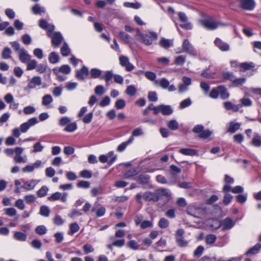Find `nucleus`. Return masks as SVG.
I'll list each match as a JSON object with an SVG mask.
<instances>
[{
	"label": "nucleus",
	"instance_id": "16",
	"mask_svg": "<svg viewBox=\"0 0 261 261\" xmlns=\"http://www.w3.org/2000/svg\"><path fill=\"white\" fill-rule=\"evenodd\" d=\"M19 60L23 63H27L31 59V56L29 54L27 50L22 48L18 54Z\"/></svg>",
	"mask_w": 261,
	"mask_h": 261
},
{
	"label": "nucleus",
	"instance_id": "63",
	"mask_svg": "<svg viewBox=\"0 0 261 261\" xmlns=\"http://www.w3.org/2000/svg\"><path fill=\"white\" fill-rule=\"evenodd\" d=\"M145 77L149 80L152 81H156V74L154 72L152 71H146L145 72Z\"/></svg>",
	"mask_w": 261,
	"mask_h": 261
},
{
	"label": "nucleus",
	"instance_id": "9",
	"mask_svg": "<svg viewBox=\"0 0 261 261\" xmlns=\"http://www.w3.org/2000/svg\"><path fill=\"white\" fill-rule=\"evenodd\" d=\"M240 7L247 11L253 10L256 6L254 0H238Z\"/></svg>",
	"mask_w": 261,
	"mask_h": 261
},
{
	"label": "nucleus",
	"instance_id": "15",
	"mask_svg": "<svg viewBox=\"0 0 261 261\" xmlns=\"http://www.w3.org/2000/svg\"><path fill=\"white\" fill-rule=\"evenodd\" d=\"M40 180L31 179L25 181L21 188L24 189L27 191L33 190L36 185L39 182Z\"/></svg>",
	"mask_w": 261,
	"mask_h": 261
},
{
	"label": "nucleus",
	"instance_id": "47",
	"mask_svg": "<svg viewBox=\"0 0 261 261\" xmlns=\"http://www.w3.org/2000/svg\"><path fill=\"white\" fill-rule=\"evenodd\" d=\"M217 237L215 234H208L205 237V243L207 245H211L215 242Z\"/></svg>",
	"mask_w": 261,
	"mask_h": 261
},
{
	"label": "nucleus",
	"instance_id": "64",
	"mask_svg": "<svg viewBox=\"0 0 261 261\" xmlns=\"http://www.w3.org/2000/svg\"><path fill=\"white\" fill-rule=\"evenodd\" d=\"M33 54L39 59H42L43 58V50L41 48H36L34 49Z\"/></svg>",
	"mask_w": 261,
	"mask_h": 261
},
{
	"label": "nucleus",
	"instance_id": "41",
	"mask_svg": "<svg viewBox=\"0 0 261 261\" xmlns=\"http://www.w3.org/2000/svg\"><path fill=\"white\" fill-rule=\"evenodd\" d=\"M80 229V227L77 223H73L70 225V230L68 234L73 235L75 232H77Z\"/></svg>",
	"mask_w": 261,
	"mask_h": 261
},
{
	"label": "nucleus",
	"instance_id": "52",
	"mask_svg": "<svg viewBox=\"0 0 261 261\" xmlns=\"http://www.w3.org/2000/svg\"><path fill=\"white\" fill-rule=\"evenodd\" d=\"M58 71L61 73L68 74L70 73L71 71V68L68 65H62L59 69H58Z\"/></svg>",
	"mask_w": 261,
	"mask_h": 261
},
{
	"label": "nucleus",
	"instance_id": "2",
	"mask_svg": "<svg viewBox=\"0 0 261 261\" xmlns=\"http://www.w3.org/2000/svg\"><path fill=\"white\" fill-rule=\"evenodd\" d=\"M199 23L207 30H215L219 27L227 26V24L217 21L214 18L210 16H204L198 20Z\"/></svg>",
	"mask_w": 261,
	"mask_h": 261
},
{
	"label": "nucleus",
	"instance_id": "6",
	"mask_svg": "<svg viewBox=\"0 0 261 261\" xmlns=\"http://www.w3.org/2000/svg\"><path fill=\"white\" fill-rule=\"evenodd\" d=\"M75 77L77 80L84 81L89 75V70L87 66L83 65L82 68L75 70Z\"/></svg>",
	"mask_w": 261,
	"mask_h": 261
},
{
	"label": "nucleus",
	"instance_id": "22",
	"mask_svg": "<svg viewBox=\"0 0 261 261\" xmlns=\"http://www.w3.org/2000/svg\"><path fill=\"white\" fill-rule=\"evenodd\" d=\"M134 138L130 136L127 141L122 142L117 148V151L123 152L126 147L134 141Z\"/></svg>",
	"mask_w": 261,
	"mask_h": 261
},
{
	"label": "nucleus",
	"instance_id": "49",
	"mask_svg": "<svg viewBox=\"0 0 261 261\" xmlns=\"http://www.w3.org/2000/svg\"><path fill=\"white\" fill-rule=\"evenodd\" d=\"M44 148V146L41 145L40 142L36 143L33 146V149L31 151V152L37 153L38 152H41Z\"/></svg>",
	"mask_w": 261,
	"mask_h": 261
},
{
	"label": "nucleus",
	"instance_id": "46",
	"mask_svg": "<svg viewBox=\"0 0 261 261\" xmlns=\"http://www.w3.org/2000/svg\"><path fill=\"white\" fill-rule=\"evenodd\" d=\"M35 231L39 235H43L46 233L47 228L44 225H39L35 228Z\"/></svg>",
	"mask_w": 261,
	"mask_h": 261
},
{
	"label": "nucleus",
	"instance_id": "50",
	"mask_svg": "<svg viewBox=\"0 0 261 261\" xmlns=\"http://www.w3.org/2000/svg\"><path fill=\"white\" fill-rule=\"evenodd\" d=\"M139 173V171L137 169H132L127 171L124 175L125 178H128L130 177L134 176Z\"/></svg>",
	"mask_w": 261,
	"mask_h": 261
},
{
	"label": "nucleus",
	"instance_id": "24",
	"mask_svg": "<svg viewBox=\"0 0 261 261\" xmlns=\"http://www.w3.org/2000/svg\"><path fill=\"white\" fill-rule=\"evenodd\" d=\"M261 249V244L258 243L256 244L253 247L249 249L245 253L246 255H251L257 254Z\"/></svg>",
	"mask_w": 261,
	"mask_h": 261
},
{
	"label": "nucleus",
	"instance_id": "29",
	"mask_svg": "<svg viewBox=\"0 0 261 261\" xmlns=\"http://www.w3.org/2000/svg\"><path fill=\"white\" fill-rule=\"evenodd\" d=\"M48 60L51 64H56L59 62V56L56 52H51L49 54Z\"/></svg>",
	"mask_w": 261,
	"mask_h": 261
},
{
	"label": "nucleus",
	"instance_id": "51",
	"mask_svg": "<svg viewBox=\"0 0 261 261\" xmlns=\"http://www.w3.org/2000/svg\"><path fill=\"white\" fill-rule=\"evenodd\" d=\"M219 95V86L212 89L210 93V97L213 99H216Z\"/></svg>",
	"mask_w": 261,
	"mask_h": 261
},
{
	"label": "nucleus",
	"instance_id": "25",
	"mask_svg": "<svg viewBox=\"0 0 261 261\" xmlns=\"http://www.w3.org/2000/svg\"><path fill=\"white\" fill-rule=\"evenodd\" d=\"M32 11L34 14L41 15L45 13V10L43 7L41 6L39 4H35L32 8Z\"/></svg>",
	"mask_w": 261,
	"mask_h": 261
},
{
	"label": "nucleus",
	"instance_id": "39",
	"mask_svg": "<svg viewBox=\"0 0 261 261\" xmlns=\"http://www.w3.org/2000/svg\"><path fill=\"white\" fill-rule=\"evenodd\" d=\"M53 101L52 96L50 94H46L42 97V104L43 106H47Z\"/></svg>",
	"mask_w": 261,
	"mask_h": 261
},
{
	"label": "nucleus",
	"instance_id": "28",
	"mask_svg": "<svg viewBox=\"0 0 261 261\" xmlns=\"http://www.w3.org/2000/svg\"><path fill=\"white\" fill-rule=\"evenodd\" d=\"M71 50L66 42H64L61 48V55L64 57H67L70 54Z\"/></svg>",
	"mask_w": 261,
	"mask_h": 261
},
{
	"label": "nucleus",
	"instance_id": "56",
	"mask_svg": "<svg viewBox=\"0 0 261 261\" xmlns=\"http://www.w3.org/2000/svg\"><path fill=\"white\" fill-rule=\"evenodd\" d=\"M137 90L134 86H128L126 89V93L129 96H134L135 95Z\"/></svg>",
	"mask_w": 261,
	"mask_h": 261
},
{
	"label": "nucleus",
	"instance_id": "13",
	"mask_svg": "<svg viewBox=\"0 0 261 261\" xmlns=\"http://www.w3.org/2000/svg\"><path fill=\"white\" fill-rule=\"evenodd\" d=\"M156 192L159 200L165 198L166 200H169L171 197V193L169 189L160 188L157 189Z\"/></svg>",
	"mask_w": 261,
	"mask_h": 261
},
{
	"label": "nucleus",
	"instance_id": "43",
	"mask_svg": "<svg viewBox=\"0 0 261 261\" xmlns=\"http://www.w3.org/2000/svg\"><path fill=\"white\" fill-rule=\"evenodd\" d=\"M192 104V101L190 98H187L182 101H181L179 103V108L180 109H185Z\"/></svg>",
	"mask_w": 261,
	"mask_h": 261
},
{
	"label": "nucleus",
	"instance_id": "18",
	"mask_svg": "<svg viewBox=\"0 0 261 261\" xmlns=\"http://www.w3.org/2000/svg\"><path fill=\"white\" fill-rule=\"evenodd\" d=\"M159 113H161L163 115L167 116L172 114L173 112L172 107L169 105H159Z\"/></svg>",
	"mask_w": 261,
	"mask_h": 261
},
{
	"label": "nucleus",
	"instance_id": "33",
	"mask_svg": "<svg viewBox=\"0 0 261 261\" xmlns=\"http://www.w3.org/2000/svg\"><path fill=\"white\" fill-rule=\"evenodd\" d=\"M14 238L19 241L23 242L27 240V235L20 231H16L14 234Z\"/></svg>",
	"mask_w": 261,
	"mask_h": 261
},
{
	"label": "nucleus",
	"instance_id": "45",
	"mask_svg": "<svg viewBox=\"0 0 261 261\" xmlns=\"http://www.w3.org/2000/svg\"><path fill=\"white\" fill-rule=\"evenodd\" d=\"M123 6L127 8H131L135 9H138L141 8V5L139 3H129V2H125L123 4Z\"/></svg>",
	"mask_w": 261,
	"mask_h": 261
},
{
	"label": "nucleus",
	"instance_id": "1",
	"mask_svg": "<svg viewBox=\"0 0 261 261\" xmlns=\"http://www.w3.org/2000/svg\"><path fill=\"white\" fill-rule=\"evenodd\" d=\"M90 78L100 79L105 80L106 85L107 86L110 85V81L113 79V73L112 70L102 71L98 68H94L89 71Z\"/></svg>",
	"mask_w": 261,
	"mask_h": 261
},
{
	"label": "nucleus",
	"instance_id": "40",
	"mask_svg": "<svg viewBox=\"0 0 261 261\" xmlns=\"http://www.w3.org/2000/svg\"><path fill=\"white\" fill-rule=\"evenodd\" d=\"M119 37L125 43L130 42V36L125 32L121 31L119 33Z\"/></svg>",
	"mask_w": 261,
	"mask_h": 261
},
{
	"label": "nucleus",
	"instance_id": "34",
	"mask_svg": "<svg viewBox=\"0 0 261 261\" xmlns=\"http://www.w3.org/2000/svg\"><path fill=\"white\" fill-rule=\"evenodd\" d=\"M155 84H159L160 86L163 88V89H167L169 85V81L166 79V78H162L161 79L160 81L156 80L154 81Z\"/></svg>",
	"mask_w": 261,
	"mask_h": 261
},
{
	"label": "nucleus",
	"instance_id": "32",
	"mask_svg": "<svg viewBox=\"0 0 261 261\" xmlns=\"http://www.w3.org/2000/svg\"><path fill=\"white\" fill-rule=\"evenodd\" d=\"M160 45L165 48H168L173 45V41L171 40L163 38L160 42Z\"/></svg>",
	"mask_w": 261,
	"mask_h": 261
},
{
	"label": "nucleus",
	"instance_id": "30",
	"mask_svg": "<svg viewBox=\"0 0 261 261\" xmlns=\"http://www.w3.org/2000/svg\"><path fill=\"white\" fill-rule=\"evenodd\" d=\"M50 211L48 206L42 205L40 207L39 214L44 217H48L49 216Z\"/></svg>",
	"mask_w": 261,
	"mask_h": 261
},
{
	"label": "nucleus",
	"instance_id": "11",
	"mask_svg": "<svg viewBox=\"0 0 261 261\" xmlns=\"http://www.w3.org/2000/svg\"><path fill=\"white\" fill-rule=\"evenodd\" d=\"M51 45L54 48L58 47L62 42L63 37L60 32H55L53 35H51Z\"/></svg>",
	"mask_w": 261,
	"mask_h": 261
},
{
	"label": "nucleus",
	"instance_id": "14",
	"mask_svg": "<svg viewBox=\"0 0 261 261\" xmlns=\"http://www.w3.org/2000/svg\"><path fill=\"white\" fill-rule=\"evenodd\" d=\"M214 44L222 51H227L230 49L229 45L219 38L215 39Z\"/></svg>",
	"mask_w": 261,
	"mask_h": 261
},
{
	"label": "nucleus",
	"instance_id": "8",
	"mask_svg": "<svg viewBox=\"0 0 261 261\" xmlns=\"http://www.w3.org/2000/svg\"><path fill=\"white\" fill-rule=\"evenodd\" d=\"M68 194L66 192L61 193L59 192H56L53 193L50 196L47 197V200L49 201H55L60 200L63 202L67 201Z\"/></svg>",
	"mask_w": 261,
	"mask_h": 261
},
{
	"label": "nucleus",
	"instance_id": "4",
	"mask_svg": "<svg viewBox=\"0 0 261 261\" xmlns=\"http://www.w3.org/2000/svg\"><path fill=\"white\" fill-rule=\"evenodd\" d=\"M186 53L188 55L196 57L198 56V53L194 47L190 43L188 39H185L182 44L181 50L177 53Z\"/></svg>",
	"mask_w": 261,
	"mask_h": 261
},
{
	"label": "nucleus",
	"instance_id": "27",
	"mask_svg": "<svg viewBox=\"0 0 261 261\" xmlns=\"http://www.w3.org/2000/svg\"><path fill=\"white\" fill-rule=\"evenodd\" d=\"M48 191L49 188L46 186H43L37 191V195L38 197H44L47 195Z\"/></svg>",
	"mask_w": 261,
	"mask_h": 261
},
{
	"label": "nucleus",
	"instance_id": "20",
	"mask_svg": "<svg viewBox=\"0 0 261 261\" xmlns=\"http://www.w3.org/2000/svg\"><path fill=\"white\" fill-rule=\"evenodd\" d=\"M150 177L149 175L141 174L137 177V181L142 185H147L148 184Z\"/></svg>",
	"mask_w": 261,
	"mask_h": 261
},
{
	"label": "nucleus",
	"instance_id": "31",
	"mask_svg": "<svg viewBox=\"0 0 261 261\" xmlns=\"http://www.w3.org/2000/svg\"><path fill=\"white\" fill-rule=\"evenodd\" d=\"M251 144L255 147H259L261 146V136L259 134L255 133Z\"/></svg>",
	"mask_w": 261,
	"mask_h": 261
},
{
	"label": "nucleus",
	"instance_id": "57",
	"mask_svg": "<svg viewBox=\"0 0 261 261\" xmlns=\"http://www.w3.org/2000/svg\"><path fill=\"white\" fill-rule=\"evenodd\" d=\"M233 141L235 143L241 144L244 140V137L242 134H236L233 136Z\"/></svg>",
	"mask_w": 261,
	"mask_h": 261
},
{
	"label": "nucleus",
	"instance_id": "37",
	"mask_svg": "<svg viewBox=\"0 0 261 261\" xmlns=\"http://www.w3.org/2000/svg\"><path fill=\"white\" fill-rule=\"evenodd\" d=\"M108 159L109 160L108 164L110 166L112 165L116 160L117 156V155H114V152L113 151H109L106 154Z\"/></svg>",
	"mask_w": 261,
	"mask_h": 261
},
{
	"label": "nucleus",
	"instance_id": "54",
	"mask_svg": "<svg viewBox=\"0 0 261 261\" xmlns=\"http://www.w3.org/2000/svg\"><path fill=\"white\" fill-rule=\"evenodd\" d=\"M4 211L5 214L9 217L15 216L17 214V211L13 207L6 208Z\"/></svg>",
	"mask_w": 261,
	"mask_h": 261
},
{
	"label": "nucleus",
	"instance_id": "48",
	"mask_svg": "<svg viewBox=\"0 0 261 261\" xmlns=\"http://www.w3.org/2000/svg\"><path fill=\"white\" fill-rule=\"evenodd\" d=\"M169 225V221L165 218H162L159 221L158 225L161 228H166Z\"/></svg>",
	"mask_w": 261,
	"mask_h": 261
},
{
	"label": "nucleus",
	"instance_id": "61",
	"mask_svg": "<svg viewBox=\"0 0 261 261\" xmlns=\"http://www.w3.org/2000/svg\"><path fill=\"white\" fill-rule=\"evenodd\" d=\"M148 98L149 101L152 102H155L158 100V96L156 93L155 91H150L148 92Z\"/></svg>",
	"mask_w": 261,
	"mask_h": 261
},
{
	"label": "nucleus",
	"instance_id": "59",
	"mask_svg": "<svg viewBox=\"0 0 261 261\" xmlns=\"http://www.w3.org/2000/svg\"><path fill=\"white\" fill-rule=\"evenodd\" d=\"M223 77L225 80H230L232 83L235 79L233 72H226L223 73Z\"/></svg>",
	"mask_w": 261,
	"mask_h": 261
},
{
	"label": "nucleus",
	"instance_id": "55",
	"mask_svg": "<svg viewBox=\"0 0 261 261\" xmlns=\"http://www.w3.org/2000/svg\"><path fill=\"white\" fill-rule=\"evenodd\" d=\"M204 250V248L202 246H199L194 252L193 255L195 257H199L202 255Z\"/></svg>",
	"mask_w": 261,
	"mask_h": 261
},
{
	"label": "nucleus",
	"instance_id": "3",
	"mask_svg": "<svg viewBox=\"0 0 261 261\" xmlns=\"http://www.w3.org/2000/svg\"><path fill=\"white\" fill-rule=\"evenodd\" d=\"M136 36L139 41L148 46L151 45L153 42L158 39L156 33L149 31L148 34L143 33L139 29L136 30Z\"/></svg>",
	"mask_w": 261,
	"mask_h": 261
},
{
	"label": "nucleus",
	"instance_id": "44",
	"mask_svg": "<svg viewBox=\"0 0 261 261\" xmlns=\"http://www.w3.org/2000/svg\"><path fill=\"white\" fill-rule=\"evenodd\" d=\"M240 67L244 70H248L254 68L255 64L253 62H244L241 64Z\"/></svg>",
	"mask_w": 261,
	"mask_h": 261
},
{
	"label": "nucleus",
	"instance_id": "53",
	"mask_svg": "<svg viewBox=\"0 0 261 261\" xmlns=\"http://www.w3.org/2000/svg\"><path fill=\"white\" fill-rule=\"evenodd\" d=\"M176 242L180 247H186L188 245V242L184 239V237L176 239Z\"/></svg>",
	"mask_w": 261,
	"mask_h": 261
},
{
	"label": "nucleus",
	"instance_id": "36",
	"mask_svg": "<svg viewBox=\"0 0 261 261\" xmlns=\"http://www.w3.org/2000/svg\"><path fill=\"white\" fill-rule=\"evenodd\" d=\"M12 51L8 47H5L2 53V58L4 59H8L11 58Z\"/></svg>",
	"mask_w": 261,
	"mask_h": 261
},
{
	"label": "nucleus",
	"instance_id": "17",
	"mask_svg": "<svg viewBox=\"0 0 261 261\" xmlns=\"http://www.w3.org/2000/svg\"><path fill=\"white\" fill-rule=\"evenodd\" d=\"M143 197L146 201H152L154 202H157L159 200L156 190L154 193L149 191L145 192L143 195Z\"/></svg>",
	"mask_w": 261,
	"mask_h": 261
},
{
	"label": "nucleus",
	"instance_id": "12",
	"mask_svg": "<svg viewBox=\"0 0 261 261\" xmlns=\"http://www.w3.org/2000/svg\"><path fill=\"white\" fill-rule=\"evenodd\" d=\"M234 224L235 222L230 218H226L220 222V227L223 230H229Z\"/></svg>",
	"mask_w": 261,
	"mask_h": 261
},
{
	"label": "nucleus",
	"instance_id": "23",
	"mask_svg": "<svg viewBox=\"0 0 261 261\" xmlns=\"http://www.w3.org/2000/svg\"><path fill=\"white\" fill-rule=\"evenodd\" d=\"M179 152L185 155L194 156L197 154V150L191 148H181L179 150Z\"/></svg>",
	"mask_w": 261,
	"mask_h": 261
},
{
	"label": "nucleus",
	"instance_id": "21",
	"mask_svg": "<svg viewBox=\"0 0 261 261\" xmlns=\"http://www.w3.org/2000/svg\"><path fill=\"white\" fill-rule=\"evenodd\" d=\"M241 124L239 122H234V121H230L227 132L233 134L240 128Z\"/></svg>",
	"mask_w": 261,
	"mask_h": 261
},
{
	"label": "nucleus",
	"instance_id": "38",
	"mask_svg": "<svg viewBox=\"0 0 261 261\" xmlns=\"http://www.w3.org/2000/svg\"><path fill=\"white\" fill-rule=\"evenodd\" d=\"M167 126L172 130H177L179 128V124L176 120H170L168 123Z\"/></svg>",
	"mask_w": 261,
	"mask_h": 261
},
{
	"label": "nucleus",
	"instance_id": "7",
	"mask_svg": "<svg viewBox=\"0 0 261 261\" xmlns=\"http://www.w3.org/2000/svg\"><path fill=\"white\" fill-rule=\"evenodd\" d=\"M180 21L182 23L180 27L185 30H191L192 29V24L188 21V17L186 14L182 12H179L178 13Z\"/></svg>",
	"mask_w": 261,
	"mask_h": 261
},
{
	"label": "nucleus",
	"instance_id": "58",
	"mask_svg": "<svg viewBox=\"0 0 261 261\" xmlns=\"http://www.w3.org/2000/svg\"><path fill=\"white\" fill-rule=\"evenodd\" d=\"M47 68V66L46 64H37L36 69L38 72L43 73L46 71Z\"/></svg>",
	"mask_w": 261,
	"mask_h": 261
},
{
	"label": "nucleus",
	"instance_id": "60",
	"mask_svg": "<svg viewBox=\"0 0 261 261\" xmlns=\"http://www.w3.org/2000/svg\"><path fill=\"white\" fill-rule=\"evenodd\" d=\"M212 132L210 130H203L202 132L199 134L198 137L200 138L205 139L211 136Z\"/></svg>",
	"mask_w": 261,
	"mask_h": 261
},
{
	"label": "nucleus",
	"instance_id": "10",
	"mask_svg": "<svg viewBox=\"0 0 261 261\" xmlns=\"http://www.w3.org/2000/svg\"><path fill=\"white\" fill-rule=\"evenodd\" d=\"M39 26L42 29L47 31L48 37H51V33L55 29V26L52 24H49L46 20L41 19L39 21Z\"/></svg>",
	"mask_w": 261,
	"mask_h": 261
},
{
	"label": "nucleus",
	"instance_id": "5",
	"mask_svg": "<svg viewBox=\"0 0 261 261\" xmlns=\"http://www.w3.org/2000/svg\"><path fill=\"white\" fill-rule=\"evenodd\" d=\"M42 79L39 76H33L28 81L27 86L24 88V90L30 91L32 89H39L40 86L42 85Z\"/></svg>",
	"mask_w": 261,
	"mask_h": 261
},
{
	"label": "nucleus",
	"instance_id": "42",
	"mask_svg": "<svg viewBox=\"0 0 261 261\" xmlns=\"http://www.w3.org/2000/svg\"><path fill=\"white\" fill-rule=\"evenodd\" d=\"M27 64V69L28 70H32L36 68L38 63L35 60H31V59Z\"/></svg>",
	"mask_w": 261,
	"mask_h": 261
},
{
	"label": "nucleus",
	"instance_id": "26",
	"mask_svg": "<svg viewBox=\"0 0 261 261\" xmlns=\"http://www.w3.org/2000/svg\"><path fill=\"white\" fill-rule=\"evenodd\" d=\"M219 94L221 99L224 100L229 97V94L227 92L226 88L224 86H219Z\"/></svg>",
	"mask_w": 261,
	"mask_h": 261
},
{
	"label": "nucleus",
	"instance_id": "35",
	"mask_svg": "<svg viewBox=\"0 0 261 261\" xmlns=\"http://www.w3.org/2000/svg\"><path fill=\"white\" fill-rule=\"evenodd\" d=\"M77 128V123L75 122H69L64 128V130L67 132L72 133L76 130Z\"/></svg>",
	"mask_w": 261,
	"mask_h": 261
},
{
	"label": "nucleus",
	"instance_id": "62",
	"mask_svg": "<svg viewBox=\"0 0 261 261\" xmlns=\"http://www.w3.org/2000/svg\"><path fill=\"white\" fill-rule=\"evenodd\" d=\"M125 101L122 99H118L115 103V106L117 109H122L125 107Z\"/></svg>",
	"mask_w": 261,
	"mask_h": 261
},
{
	"label": "nucleus",
	"instance_id": "19",
	"mask_svg": "<svg viewBox=\"0 0 261 261\" xmlns=\"http://www.w3.org/2000/svg\"><path fill=\"white\" fill-rule=\"evenodd\" d=\"M201 211V208L195 207L194 206H189L187 210V214L194 217L199 218L200 217V211Z\"/></svg>",
	"mask_w": 261,
	"mask_h": 261
}]
</instances>
